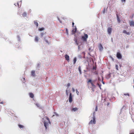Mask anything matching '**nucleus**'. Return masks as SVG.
I'll return each instance as SVG.
<instances>
[{
	"instance_id": "9",
	"label": "nucleus",
	"mask_w": 134,
	"mask_h": 134,
	"mask_svg": "<svg viewBox=\"0 0 134 134\" xmlns=\"http://www.w3.org/2000/svg\"><path fill=\"white\" fill-rule=\"evenodd\" d=\"M65 58L66 60L67 61H69V57L67 54H66L65 55Z\"/></svg>"
},
{
	"instance_id": "34",
	"label": "nucleus",
	"mask_w": 134,
	"mask_h": 134,
	"mask_svg": "<svg viewBox=\"0 0 134 134\" xmlns=\"http://www.w3.org/2000/svg\"><path fill=\"white\" fill-rule=\"evenodd\" d=\"M72 90L73 92H74L75 91V90L74 89V88H72Z\"/></svg>"
},
{
	"instance_id": "5",
	"label": "nucleus",
	"mask_w": 134,
	"mask_h": 134,
	"mask_svg": "<svg viewBox=\"0 0 134 134\" xmlns=\"http://www.w3.org/2000/svg\"><path fill=\"white\" fill-rule=\"evenodd\" d=\"M72 101V93H70V94L69 97V102L71 103Z\"/></svg>"
},
{
	"instance_id": "6",
	"label": "nucleus",
	"mask_w": 134,
	"mask_h": 134,
	"mask_svg": "<svg viewBox=\"0 0 134 134\" xmlns=\"http://www.w3.org/2000/svg\"><path fill=\"white\" fill-rule=\"evenodd\" d=\"M112 31V28H111L109 27L107 29V31L108 32V34L110 35L111 34Z\"/></svg>"
},
{
	"instance_id": "41",
	"label": "nucleus",
	"mask_w": 134,
	"mask_h": 134,
	"mask_svg": "<svg viewBox=\"0 0 134 134\" xmlns=\"http://www.w3.org/2000/svg\"><path fill=\"white\" fill-rule=\"evenodd\" d=\"M97 107L96 108V110H95L96 111H97Z\"/></svg>"
},
{
	"instance_id": "3",
	"label": "nucleus",
	"mask_w": 134,
	"mask_h": 134,
	"mask_svg": "<svg viewBox=\"0 0 134 134\" xmlns=\"http://www.w3.org/2000/svg\"><path fill=\"white\" fill-rule=\"evenodd\" d=\"M88 38V35L87 34H85L84 36H82V38L83 40L85 41H87V39Z\"/></svg>"
},
{
	"instance_id": "33",
	"label": "nucleus",
	"mask_w": 134,
	"mask_h": 134,
	"mask_svg": "<svg viewBox=\"0 0 134 134\" xmlns=\"http://www.w3.org/2000/svg\"><path fill=\"white\" fill-rule=\"evenodd\" d=\"M79 72L81 73V70L80 67H79Z\"/></svg>"
},
{
	"instance_id": "23",
	"label": "nucleus",
	"mask_w": 134,
	"mask_h": 134,
	"mask_svg": "<svg viewBox=\"0 0 134 134\" xmlns=\"http://www.w3.org/2000/svg\"><path fill=\"white\" fill-rule=\"evenodd\" d=\"M44 27H42L40 29H39V30L40 31H42V30H44Z\"/></svg>"
},
{
	"instance_id": "10",
	"label": "nucleus",
	"mask_w": 134,
	"mask_h": 134,
	"mask_svg": "<svg viewBox=\"0 0 134 134\" xmlns=\"http://www.w3.org/2000/svg\"><path fill=\"white\" fill-rule=\"evenodd\" d=\"M99 49L100 51H102L103 50V47L102 46V45L101 44H100L99 45Z\"/></svg>"
},
{
	"instance_id": "37",
	"label": "nucleus",
	"mask_w": 134,
	"mask_h": 134,
	"mask_svg": "<svg viewBox=\"0 0 134 134\" xmlns=\"http://www.w3.org/2000/svg\"><path fill=\"white\" fill-rule=\"evenodd\" d=\"M74 22L72 23V27H74Z\"/></svg>"
},
{
	"instance_id": "13",
	"label": "nucleus",
	"mask_w": 134,
	"mask_h": 134,
	"mask_svg": "<svg viewBox=\"0 0 134 134\" xmlns=\"http://www.w3.org/2000/svg\"><path fill=\"white\" fill-rule=\"evenodd\" d=\"M35 71H32L31 72V74L32 76H34V77L35 76Z\"/></svg>"
},
{
	"instance_id": "17",
	"label": "nucleus",
	"mask_w": 134,
	"mask_h": 134,
	"mask_svg": "<svg viewBox=\"0 0 134 134\" xmlns=\"http://www.w3.org/2000/svg\"><path fill=\"white\" fill-rule=\"evenodd\" d=\"M76 61V57H75L73 59V64H75Z\"/></svg>"
},
{
	"instance_id": "21",
	"label": "nucleus",
	"mask_w": 134,
	"mask_h": 134,
	"mask_svg": "<svg viewBox=\"0 0 134 134\" xmlns=\"http://www.w3.org/2000/svg\"><path fill=\"white\" fill-rule=\"evenodd\" d=\"M72 110L74 111H75L77 110V108H72Z\"/></svg>"
},
{
	"instance_id": "28",
	"label": "nucleus",
	"mask_w": 134,
	"mask_h": 134,
	"mask_svg": "<svg viewBox=\"0 0 134 134\" xmlns=\"http://www.w3.org/2000/svg\"><path fill=\"white\" fill-rule=\"evenodd\" d=\"M124 94L125 96H129V93Z\"/></svg>"
},
{
	"instance_id": "20",
	"label": "nucleus",
	"mask_w": 134,
	"mask_h": 134,
	"mask_svg": "<svg viewBox=\"0 0 134 134\" xmlns=\"http://www.w3.org/2000/svg\"><path fill=\"white\" fill-rule=\"evenodd\" d=\"M44 41L47 43L48 44H49V42H48V41L47 40H46V37H44Z\"/></svg>"
},
{
	"instance_id": "22",
	"label": "nucleus",
	"mask_w": 134,
	"mask_h": 134,
	"mask_svg": "<svg viewBox=\"0 0 134 134\" xmlns=\"http://www.w3.org/2000/svg\"><path fill=\"white\" fill-rule=\"evenodd\" d=\"M18 126L19 127V128L20 129L21 128H23L24 127L23 126V125H19Z\"/></svg>"
},
{
	"instance_id": "18",
	"label": "nucleus",
	"mask_w": 134,
	"mask_h": 134,
	"mask_svg": "<svg viewBox=\"0 0 134 134\" xmlns=\"http://www.w3.org/2000/svg\"><path fill=\"white\" fill-rule=\"evenodd\" d=\"M34 23L35 25H36L37 27L38 26V24L37 22L36 21H34Z\"/></svg>"
},
{
	"instance_id": "43",
	"label": "nucleus",
	"mask_w": 134,
	"mask_h": 134,
	"mask_svg": "<svg viewBox=\"0 0 134 134\" xmlns=\"http://www.w3.org/2000/svg\"><path fill=\"white\" fill-rule=\"evenodd\" d=\"M40 66V64H38V65H37V66Z\"/></svg>"
},
{
	"instance_id": "35",
	"label": "nucleus",
	"mask_w": 134,
	"mask_h": 134,
	"mask_svg": "<svg viewBox=\"0 0 134 134\" xmlns=\"http://www.w3.org/2000/svg\"><path fill=\"white\" fill-rule=\"evenodd\" d=\"M66 94L67 96L68 95V92H67V90H66Z\"/></svg>"
},
{
	"instance_id": "30",
	"label": "nucleus",
	"mask_w": 134,
	"mask_h": 134,
	"mask_svg": "<svg viewBox=\"0 0 134 134\" xmlns=\"http://www.w3.org/2000/svg\"><path fill=\"white\" fill-rule=\"evenodd\" d=\"M74 30L75 31H73V32H76L77 30V28L76 27L75 28ZM72 31H73L74 30H73Z\"/></svg>"
},
{
	"instance_id": "31",
	"label": "nucleus",
	"mask_w": 134,
	"mask_h": 134,
	"mask_svg": "<svg viewBox=\"0 0 134 134\" xmlns=\"http://www.w3.org/2000/svg\"><path fill=\"white\" fill-rule=\"evenodd\" d=\"M76 93L77 94L79 95V92L77 91V90H76Z\"/></svg>"
},
{
	"instance_id": "8",
	"label": "nucleus",
	"mask_w": 134,
	"mask_h": 134,
	"mask_svg": "<svg viewBox=\"0 0 134 134\" xmlns=\"http://www.w3.org/2000/svg\"><path fill=\"white\" fill-rule=\"evenodd\" d=\"M123 33L127 35H130V33L129 32H127L125 30H124L122 32Z\"/></svg>"
},
{
	"instance_id": "45",
	"label": "nucleus",
	"mask_w": 134,
	"mask_h": 134,
	"mask_svg": "<svg viewBox=\"0 0 134 134\" xmlns=\"http://www.w3.org/2000/svg\"><path fill=\"white\" fill-rule=\"evenodd\" d=\"M103 83L104 84V82H103Z\"/></svg>"
},
{
	"instance_id": "42",
	"label": "nucleus",
	"mask_w": 134,
	"mask_h": 134,
	"mask_svg": "<svg viewBox=\"0 0 134 134\" xmlns=\"http://www.w3.org/2000/svg\"><path fill=\"white\" fill-rule=\"evenodd\" d=\"M58 20H59V21L60 22V23H62V22L61 21H60V20H59V19H58Z\"/></svg>"
},
{
	"instance_id": "26",
	"label": "nucleus",
	"mask_w": 134,
	"mask_h": 134,
	"mask_svg": "<svg viewBox=\"0 0 134 134\" xmlns=\"http://www.w3.org/2000/svg\"><path fill=\"white\" fill-rule=\"evenodd\" d=\"M35 105L38 107H40V105L38 103H36Z\"/></svg>"
},
{
	"instance_id": "14",
	"label": "nucleus",
	"mask_w": 134,
	"mask_h": 134,
	"mask_svg": "<svg viewBox=\"0 0 134 134\" xmlns=\"http://www.w3.org/2000/svg\"><path fill=\"white\" fill-rule=\"evenodd\" d=\"M48 123L47 122H46L44 121V126L46 127V129L47 128V126H48Z\"/></svg>"
},
{
	"instance_id": "11",
	"label": "nucleus",
	"mask_w": 134,
	"mask_h": 134,
	"mask_svg": "<svg viewBox=\"0 0 134 134\" xmlns=\"http://www.w3.org/2000/svg\"><path fill=\"white\" fill-rule=\"evenodd\" d=\"M21 4V1L18 2L17 4V6L18 7H20Z\"/></svg>"
},
{
	"instance_id": "7",
	"label": "nucleus",
	"mask_w": 134,
	"mask_h": 134,
	"mask_svg": "<svg viewBox=\"0 0 134 134\" xmlns=\"http://www.w3.org/2000/svg\"><path fill=\"white\" fill-rule=\"evenodd\" d=\"M129 24L131 26H134V21H130Z\"/></svg>"
},
{
	"instance_id": "36",
	"label": "nucleus",
	"mask_w": 134,
	"mask_h": 134,
	"mask_svg": "<svg viewBox=\"0 0 134 134\" xmlns=\"http://www.w3.org/2000/svg\"><path fill=\"white\" fill-rule=\"evenodd\" d=\"M70 84L69 83H68V84H67V86H68V87H69L70 86Z\"/></svg>"
},
{
	"instance_id": "32",
	"label": "nucleus",
	"mask_w": 134,
	"mask_h": 134,
	"mask_svg": "<svg viewBox=\"0 0 134 134\" xmlns=\"http://www.w3.org/2000/svg\"><path fill=\"white\" fill-rule=\"evenodd\" d=\"M66 33H67V34H68V30L67 29H66Z\"/></svg>"
},
{
	"instance_id": "46",
	"label": "nucleus",
	"mask_w": 134,
	"mask_h": 134,
	"mask_svg": "<svg viewBox=\"0 0 134 134\" xmlns=\"http://www.w3.org/2000/svg\"><path fill=\"white\" fill-rule=\"evenodd\" d=\"M133 82H134V80H133Z\"/></svg>"
},
{
	"instance_id": "40",
	"label": "nucleus",
	"mask_w": 134,
	"mask_h": 134,
	"mask_svg": "<svg viewBox=\"0 0 134 134\" xmlns=\"http://www.w3.org/2000/svg\"><path fill=\"white\" fill-rule=\"evenodd\" d=\"M105 9H104V10H103V13H104L105 12Z\"/></svg>"
},
{
	"instance_id": "4",
	"label": "nucleus",
	"mask_w": 134,
	"mask_h": 134,
	"mask_svg": "<svg viewBox=\"0 0 134 134\" xmlns=\"http://www.w3.org/2000/svg\"><path fill=\"white\" fill-rule=\"evenodd\" d=\"M116 57L118 59H121L122 58V55L119 52H118L116 54Z\"/></svg>"
},
{
	"instance_id": "44",
	"label": "nucleus",
	"mask_w": 134,
	"mask_h": 134,
	"mask_svg": "<svg viewBox=\"0 0 134 134\" xmlns=\"http://www.w3.org/2000/svg\"><path fill=\"white\" fill-rule=\"evenodd\" d=\"M129 134H134V133H130Z\"/></svg>"
},
{
	"instance_id": "27",
	"label": "nucleus",
	"mask_w": 134,
	"mask_h": 134,
	"mask_svg": "<svg viewBox=\"0 0 134 134\" xmlns=\"http://www.w3.org/2000/svg\"><path fill=\"white\" fill-rule=\"evenodd\" d=\"M97 85H98L99 86V87H100V89H101V87H100L101 85H100L98 83H97Z\"/></svg>"
},
{
	"instance_id": "24",
	"label": "nucleus",
	"mask_w": 134,
	"mask_h": 134,
	"mask_svg": "<svg viewBox=\"0 0 134 134\" xmlns=\"http://www.w3.org/2000/svg\"><path fill=\"white\" fill-rule=\"evenodd\" d=\"M115 68L117 70H119L118 66V65H115Z\"/></svg>"
},
{
	"instance_id": "1",
	"label": "nucleus",
	"mask_w": 134,
	"mask_h": 134,
	"mask_svg": "<svg viewBox=\"0 0 134 134\" xmlns=\"http://www.w3.org/2000/svg\"><path fill=\"white\" fill-rule=\"evenodd\" d=\"M96 80H97L92 81L91 79H89L87 83H90L91 84L92 86L94 88H95L96 87V86L94 85V83Z\"/></svg>"
},
{
	"instance_id": "15",
	"label": "nucleus",
	"mask_w": 134,
	"mask_h": 134,
	"mask_svg": "<svg viewBox=\"0 0 134 134\" xmlns=\"http://www.w3.org/2000/svg\"><path fill=\"white\" fill-rule=\"evenodd\" d=\"M116 17L117 18V21L118 23H120V20L119 19V18L118 15L117 14H116Z\"/></svg>"
},
{
	"instance_id": "29",
	"label": "nucleus",
	"mask_w": 134,
	"mask_h": 134,
	"mask_svg": "<svg viewBox=\"0 0 134 134\" xmlns=\"http://www.w3.org/2000/svg\"><path fill=\"white\" fill-rule=\"evenodd\" d=\"M44 34L43 33H41V37H42L43 36V35Z\"/></svg>"
},
{
	"instance_id": "39",
	"label": "nucleus",
	"mask_w": 134,
	"mask_h": 134,
	"mask_svg": "<svg viewBox=\"0 0 134 134\" xmlns=\"http://www.w3.org/2000/svg\"><path fill=\"white\" fill-rule=\"evenodd\" d=\"M0 103L1 104H3V102H1Z\"/></svg>"
},
{
	"instance_id": "12",
	"label": "nucleus",
	"mask_w": 134,
	"mask_h": 134,
	"mask_svg": "<svg viewBox=\"0 0 134 134\" xmlns=\"http://www.w3.org/2000/svg\"><path fill=\"white\" fill-rule=\"evenodd\" d=\"M29 95L30 97L32 98H33L34 97V95L32 93H29Z\"/></svg>"
},
{
	"instance_id": "16",
	"label": "nucleus",
	"mask_w": 134,
	"mask_h": 134,
	"mask_svg": "<svg viewBox=\"0 0 134 134\" xmlns=\"http://www.w3.org/2000/svg\"><path fill=\"white\" fill-rule=\"evenodd\" d=\"M35 41L36 42H38L39 41L38 37V36H36L35 38Z\"/></svg>"
},
{
	"instance_id": "2",
	"label": "nucleus",
	"mask_w": 134,
	"mask_h": 134,
	"mask_svg": "<svg viewBox=\"0 0 134 134\" xmlns=\"http://www.w3.org/2000/svg\"><path fill=\"white\" fill-rule=\"evenodd\" d=\"M96 122V121L95 120V117L94 116L92 118V120H91L90 122L89 123V124H95Z\"/></svg>"
},
{
	"instance_id": "38",
	"label": "nucleus",
	"mask_w": 134,
	"mask_h": 134,
	"mask_svg": "<svg viewBox=\"0 0 134 134\" xmlns=\"http://www.w3.org/2000/svg\"><path fill=\"white\" fill-rule=\"evenodd\" d=\"M122 2H125V0H121Z\"/></svg>"
},
{
	"instance_id": "19",
	"label": "nucleus",
	"mask_w": 134,
	"mask_h": 134,
	"mask_svg": "<svg viewBox=\"0 0 134 134\" xmlns=\"http://www.w3.org/2000/svg\"><path fill=\"white\" fill-rule=\"evenodd\" d=\"M22 15L23 17H25L26 16V14L25 12H24L23 13Z\"/></svg>"
},
{
	"instance_id": "25",
	"label": "nucleus",
	"mask_w": 134,
	"mask_h": 134,
	"mask_svg": "<svg viewBox=\"0 0 134 134\" xmlns=\"http://www.w3.org/2000/svg\"><path fill=\"white\" fill-rule=\"evenodd\" d=\"M48 120V121L49 124H50V122L49 120V119L48 117H47L46 118Z\"/></svg>"
}]
</instances>
